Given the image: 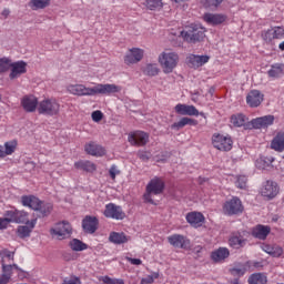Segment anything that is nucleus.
<instances>
[{
  "instance_id": "obj_19",
  "label": "nucleus",
  "mask_w": 284,
  "mask_h": 284,
  "mask_svg": "<svg viewBox=\"0 0 284 284\" xmlns=\"http://www.w3.org/2000/svg\"><path fill=\"white\" fill-rule=\"evenodd\" d=\"M21 105L26 112H36L39 110V100L34 95H24Z\"/></svg>"
},
{
  "instance_id": "obj_62",
  "label": "nucleus",
  "mask_w": 284,
  "mask_h": 284,
  "mask_svg": "<svg viewBox=\"0 0 284 284\" xmlns=\"http://www.w3.org/2000/svg\"><path fill=\"white\" fill-rule=\"evenodd\" d=\"M103 283H105V284H114L115 283V278H111L110 276H104L103 277Z\"/></svg>"
},
{
  "instance_id": "obj_23",
  "label": "nucleus",
  "mask_w": 284,
  "mask_h": 284,
  "mask_svg": "<svg viewBox=\"0 0 284 284\" xmlns=\"http://www.w3.org/2000/svg\"><path fill=\"white\" fill-rule=\"evenodd\" d=\"M175 112L182 116H199V110L194 105L178 104Z\"/></svg>"
},
{
  "instance_id": "obj_32",
  "label": "nucleus",
  "mask_w": 284,
  "mask_h": 284,
  "mask_svg": "<svg viewBox=\"0 0 284 284\" xmlns=\"http://www.w3.org/2000/svg\"><path fill=\"white\" fill-rule=\"evenodd\" d=\"M229 243L234 250H241V247H245L246 241L241 233H235L230 237Z\"/></svg>"
},
{
  "instance_id": "obj_13",
  "label": "nucleus",
  "mask_w": 284,
  "mask_h": 284,
  "mask_svg": "<svg viewBox=\"0 0 284 284\" xmlns=\"http://www.w3.org/2000/svg\"><path fill=\"white\" fill-rule=\"evenodd\" d=\"M280 190L281 189L278 187V183L272 180H267L262 186L261 194L264 196V199L272 201V199H276Z\"/></svg>"
},
{
  "instance_id": "obj_24",
  "label": "nucleus",
  "mask_w": 284,
  "mask_h": 284,
  "mask_svg": "<svg viewBox=\"0 0 284 284\" xmlns=\"http://www.w3.org/2000/svg\"><path fill=\"white\" fill-rule=\"evenodd\" d=\"M262 250L273 258H281L283 256V247L277 244H262Z\"/></svg>"
},
{
  "instance_id": "obj_37",
  "label": "nucleus",
  "mask_w": 284,
  "mask_h": 284,
  "mask_svg": "<svg viewBox=\"0 0 284 284\" xmlns=\"http://www.w3.org/2000/svg\"><path fill=\"white\" fill-rule=\"evenodd\" d=\"M159 72H161V70L159 69L158 64L149 63L143 69V74H145L146 77H156Z\"/></svg>"
},
{
  "instance_id": "obj_31",
  "label": "nucleus",
  "mask_w": 284,
  "mask_h": 284,
  "mask_svg": "<svg viewBox=\"0 0 284 284\" xmlns=\"http://www.w3.org/2000/svg\"><path fill=\"white\" fill-rule=\"evenodd\" d=\"M36 225H37V219H33L29 222V224L24 226H19L18 234L20 239H28V236L32 234V230H34Z\"/></svg>"
},
{
  "instance_id": "obj_48",
  "label": "nucleus",
  "mask_w": 284,
  "mask_h": 284,
  "mask_svg": "<svg viewBox=\"0 0 284 284\" xmlns=\"http://www.w3.org/2000/svg\"><path fill=\"white\" fill-rule=\"evenodd\" d=\"M272 38L274 39H283L284 38V28L274 27L272 28Z\"/></svg>"
},
{
  "instance_id": "obj_42",
  "label": "nucleus",
  "mask_w": 284,
  "mask_h": 284,
  "mask_svg": "<svg viewBox=\"0 0 284 284\" xmlns=\"http://www.w3.org/2000/svg\"><path fill=\"white\" fill-rule=\"evenodd\" d=\"M28 212L26 211H17V217H16V223H26V224H30V221L28 220Z\"/></svg>"
},
{
  "instance_id": "obj_25",
  "label": "nucleus",
  "mask_w": 284,
  "mask_h": 284,
  "mask_svg": "<svg viewBox=\"0 0 284 284\" xmlns=\"http://www.w3.org/2000/svg\"><path fill=\"white\" fill-rule=\"evenodd\" d=\"M186 222L193 227H201L205 222V216L201 212H191L186 214Z\"/></svg>"
},
{
  "instance_id": "obj_21",
  "label": "nucleus",
  "mask_w": 284,
  "mask_h": 284,
  "mask_svg": "<svg viewBox=\"0 0 284 284\" xmlns=\"http://www.w3.org/2000/svg\"><path fill=\"white\" fill-rule=\"evenodd\" d=\"M270 232H272V227L268 225L257 224L252 229L251 235L253 239H258L260 241H265L267 236H270Z\"/></svg>"
},
{
  "instance_id": "obj_40",
  "label": "nucleus",
  "mask_w": 284,
  "mask_h": 284,
  "mask_svg": "<svg viewBox=\"0 0 284 284\" xmlns=\"http://www.w3.org/2000/svg\"><path fill=\"white\" fill-rule=\"evenodd\" d=\"M17 150V141H9L4 143L3 154L4 156H10V154H14Z\"/></svg>"
},
{
  "instance_id": "obj_5",
  "label": "nucleus",
  "mask_w": 284,
  "mask_h": 284,
  "mask_svg": "<svg viewBox=\"0 0 284 284\" xmlns=\"http://www.w3.org/2000/svg\"><path fill=\"white\" fill-rule=\"evenodd\" d=\"M165 192V181L162 180V178L155 176L150 180V182L146 185V194H144V199L149 201V203H152V200H150V195L154 194L155 196H159V194H163Z\"/></svg>"
},
{
  "instance_id": "obj_26",
  "label": "nucleus",
  "mask_w": 284,
  "mask_h": 284,
  "mask_svg": "<svg viewBox=\"0 0 284 284\" xmlns=\"http://www.w3.org/2000/svg\"><path fill=\"white\" fill-rule=\"evenodd\" d=\"M85 153L91 156H105V149L94 142H90L84 146Z\"/></svg>"
},
{
  "instance_id": "obj_46",
  "label": "nucleus",
  "mask_w": 284,
  "mask_h": 284,
  "mask_svg": "<svg viewBox=\"0 0 284 284\" xmlns=\"http://www.w3.org/2000/svg\"><path fill=\"white\" fill-rule=\"evenodd\" d=\"M136 156H138V159H140V161L148 163V161H150V159H152V152L140 150V151H138Z\"/></svg>"
},
{
  "instance_id": "obj_51",
  "label": "nucleus",
  "mask_w": 284,
  "mask_h": 284,
  "mask_svg": "<svg viewBox=\"0 0 284 284\" xmlns=\"http://www.w3.org/2000/svg\"><path fill=\"white\" fill-rule=\"evenodd\" d=\"M236 185L240 187V190H245V187H247V178L245 175L239 176Z\"/></svg>"
},
{
  "instance_id": "obj_30",
  "label": "nucleus",
  "mask_w": 284,
  "mask_h": 284,
  "mask_svg": "<svg viewBox=\"0 0 284 284\" xmlns=\"http://www.w3.org/2000/svg\"><path fill=\"white\" fill-rule=\"evenodd\" d=\"M230 256V250L226 247H220L211 253V258L214 263H221Z\"/></svg>"
},
{
  "instance_id": "obj_33",
  "label": "nucleus",
  "mask_w": 284,
  "mask_h": 284,
  "mask_svg": "<svg viewBox=\"0 0 284 284\" xmlns=\"http://www.w3.org/2000/svg\"><path fill=\"white\" fill-rule=\"evenodd\" d=\"M185 125H199V121L192 118H182L171 125V130H182Z\"/></svg>"
},
{
  "instance_id": "obj_17",
  "label": "nucleus",
  "mask_w": 284,
  "mask_h": 284,
  "mask_svg": "<svg viewBox=\"0 0 284 284\" xmlns=\"http://www.w3.org/2000/svg\"><path fill=\"white\" fill-rule=\"evenodd\" d=\"M82 230L85 234H94L99 230V219L97 216L87 215L82 220Z\"/></svg>"
},
{
  "instance_id": "obj_2",
  "label": "nucleus",
  "mask_w": 284,
  "mask_h": 284,
  "mask_svg": "<svg viewBox=\"0 0 284 284\" xmlns=\"http://www.w3.org/2000/svg\"><path fill=\"white\" fill-rule=\"evenodd\" d=\"M21 203L24 207H30L37 212L38 219H45L52 214L54 205L50 202H43L34 195H22Z\"/></svg>"
},
{
  "instance_id": "obj_49",
  "label": "nucleus",
  "mask_w": 284,
  "mask_h": 284,
  "mask_svg": "<svg viewBox=\"0 0 284 284\" xmlns=\"http://www.w3.org/2000/svg\"><path fill=\"white\" fill-rule=\"evenodd\" d=\"M172 156L170 151L162 152L161 155H156V163H168V160Z\"/></svg>"
},
{
  "instance_id": "obj_38",
  "label": "nucleus",
  "mask_w": 284,
  "mask_h": 284,
  "mask_svg": "<svg viewBox=\"0 0 284 284\" xmlns=\"http://www.w3.org/2000/svg\"><path fill=\"white\" fill-rule=\"evenodd\" d=\"M267 74L271 79H278V77L283 74V65L273 64L271 69L267 71Z\"/></svg>"
},
{
  "instance_id": "obj_20",
  "label": "nucleus",
  "mask_w": 284,
  "mask_h": 284,
  "mask_svg": "<svg viewBox=\"0 0 284 284\" xmlns=\"http://www.w3.org/2000/svg\"><path fill=\"white\" fill-rule=\"evenodd\" d=\"M203 20L209 26H221L227 21V16L223 13H205Z\"/></svg>"
},
{
  "instance_id": "obj_8",
  "label": "nucleus",
  "mask_w": 284,
  "mask_h": 284,
  "mask_svg": "<svg viewBox=\"0 0 284 284\" xmlns=\"http://www.w3.org/2000/svg\"><path fill=\"white\" fill-rule=\"evenodd\" d=\"M51 236H57L58 241H64L72 236V225L68 221L59 222L54 229L50 230Z\"/></svg>"
},
{
  "instance_id": "obj_10",
  "label": "nucleus",
  "mask_w": 284,
  "mask_h": 284,
  "mask_svg": "<svg viewBox=\"0 0 284 284\" xmlns=\"http://www.w3.org/2000/svg\"><path fill=\"white\" fill-rule=\"evenodd\" d=\"M243 210H244L243 202H241V199L236 196L226 201L223 205L224 214H227V216L243 214Z\"/></svg>"
},
{
  "instance_id": "obj_9",
  "label": "nucleus",
  "mask_w": 284,
  "mask_h": 284,
  "mask_svg": "<svg viewBox=\"0 0 284 284\" xmlns=\"http://www.w3.org/2000/svg\"><path fill=\"white\" fill-rule=\"evenodd\" d=\"M119 92H121V87L116 84L98 83L92 87V97H97V94H101L102 97H112V94H119Z\"/></svg>"
},
{
  "instance_id": "obj_4",
  "label": "nucleus",
  "mask_w": 284,
  "mask_h": 284,
  "mask_svg": "<svg viewBox=\"0 0 284 284\" xmlns=\"http://www.w3.org/2000/svg\"><path fill=\"white\" fill-rule=\"evenodd\" d=\"M61 110V104L57 99H44L38 104V113L43 114L44 116H57Z\"/></svg>"
},
{
  "instance_id": "obj_45",
  "label": "nucleus",
  "mask_w": 284,
  "mask_h": 284,
  "mask_svg": "<svg viewBox=\"0 0 284 284\" xmlns=\"http://www.w3.org/2000/svg\"><path fill=\"white\" fill-rule=\"evenodd\" d=\"M11 60L9 58H0V74L10 70Z\"/></svg>"
},
{
  "instance_id": "obj_36",
  "label": "nucleus",
  "mask_w": 284,
  "mask_h": 284,
  "mask_svg": "<svg viewBox=\"0 0 284 284\" xmlns=\"http://www.w3.org/2000/svg\"><path fill=\"white\" fill-rule=\"evenodd\" d=\"M69 247L73 252H83L84 250H88V244L83 243V241L79 239H73L69 242Z\"/></svg>"
},
{
  "instance_id": "obj_7",
  "label": "nucleus",
  "mask_w": 284,
  "mask_h": 284,
  "mask_svg": "<svg viewBox=\"0 0 284 284\" xmlns=\"http://www.w3.org/2000/svg\"><path fill=\"white\" fill-rule=\"evenodd\" d=\"M212 145L215 150H220V152H230L234 145V141H232V136L230 135L214 133L212 135Z\"/></svg>"
},
{
  "instance_id": "obj_54",
  "label": "nucleus",
  "mask_w": 284,
  "mask_h": 284,
  "mask_svg": "<svg viewBox=\"0 0 284 284\" xmlns=\"http://www.w3.org/2000/svg\"><path fill=\"white\" fill-rule=\"evenodd\" d=\"M0 256H1L2 261H3L4 258H11V261H14V253H12V252H10V251H8V250L1 251V252H0Z\"/></svg>"
},
{
  "instance_id": "obj_22",
  "label": "nucleus",
  "mask_w": 284,
  "mask_h": 284,
  "mask_svg": "<svg viewBox=\"0 0 284 284\" xmlns=\"http://www.w3.org/2000/svg\"><path fill=\"white\" fill-rule=\"evenodd\" d=\"M68 91L75 97H92V88H87L83 84H70Z\"/></svg>"
},
{
  "instance_id": "obj_44",
  "label": "nucleus",
  "mask_w": 284,
  "mask_h": 284,
  "mask_svg": "<svg viewBox=\"0 0 284 284\" xmlns=\"http://www.w3.org/2000/svg\"><path fill=\"white\" fill-rule=\"evenodd\" d=\"M146 8L149 10H158V8H163V0H146Z\"/></svg>"
},
{
  "instance_id": "obj_47",
  "label": "nucleus",
  "mask_w": 284,
  "mask_h": 284,
  "mask_svg": "<svg viewBox=\"0 0 284 284\" xmlns=\"http://www.w3.org/2000/svg\"><path fill=\"white\" fill-rule=\"evenodd\" d=\"M2 265V274L4 276H9V278H12V264H6L4 260H1Z\"/></svg>"
},
{
  "instance_id": "obj_64",
  "label": "nucleus",
  "mask_w": 284,
  "mask_h": 284,
  "mask_svg": "<svg viewBox=\"0 0 284 284\" xmlns=\"http://www.w3.org/2000/svg\"><path fill=\"white\" fill-rule=\"evenodd\" d=\"M113 284H125V281L121 278H115V282H113Z\"/></svg>"
},
{
  "instance_id": "obj_6",
  "label": "nucleus",
  "mask_w": 284,
  "mask_h": 284,
  "mask_svg": "<svg viewBox=\"0 0 284 284\" xmlns=\"http://www.w3.org/2000/svg\"><path fill=\"white\" fill-rule=\"evenodd\" d=\"M159 61L164 74H171V72H174V68L179 64V54L174 52L162 53L159 57Z\"/></svg>"
},
{
  "instance_id": "obj_16",
  "label": "nucleus",
  "mask_w": 284,
  "mask_h": 284,
  "mask_svg": "<svg viewBox=\"0 0 284 284\" xmlns=\"http://www.w3.org/2000/svg\"><path fill=\"white\" fill-rule=\"evenodd\" d=\"M264 99L265 95L260 90H251L246 95V103L250 108H258Z\"/></svg>"
},
{
  "instance_id": "obj_39",
  "label": "nucleus",
  "mask_w": 284,
  "mask_h": 284,
  "mask_svg": "<svg viewBox=\"0 0 284 284\" xmlns=\"http://www.w3.org/2000/svg\"><path fill=\"white\" fill-rule=\"evenodd\" d=\"M30 6L32 10H43L50 6V0H31Z\"/></svg>"
},
{
  "instance_id": "obj_50",
  "label": "nucleus",
  "mask_w": 284,
  "mask_h": 284,
  "mask_svg": "<svg viewBox=\"0 0 284 284\" xmlns=\"http://www.w3.org/2000/svg\"><path fill=\"white\" fill-rule=\"evenodd\" d=\"M261 37H262L263 41H265V43H272V41H274V38L272 37V29L262 31Z\"/></svg>"
},
{
  "instance_id": "obj_41",
  "label": "nucleus",
  "mask_w": 284,
  "mask_h": 284,
  "mask_svg": "<svg viewBox=\"0 0 284 284\" xmlns=\"http://www.w3.org/2000/svg\"><path fill=\"white\" fill-rule=\"evenodd\" d=\"M257 168H261L262 170H265V168H270L272 163H274V158H261L256 161Z\"/></svg>"
},
{
  "instance_id": "obj_12",
  "label": "nucleus",
  "mask_w": 284,
  "mask_h": 284,
  "mask_svg": "<svg viewBox=\"0 0 284 284\" xmlns=\"http://www.w3.org/2000/svg\"><path fill=\"white\" fill-rule=\"evenodd\" d=\"M128 141L131 145L143 148L150 143V134L143 131H135L129 134Z\"/></svg>"
},
{
  "instance_id": "obj_27",
  "label": "nucleus",
  "mask_w": 284,
  "mask_h": 284,
  "mask_svg": "<svg viewBox=\"0 0 284 284\" xmlns=\"http://www.w3.org/2000/svg\"><path fill=\"white\" fill-rule=\"evenodd\" d=\"M207 61H210V57L209 55H190L187 58V62L190 68H201L202 65H205V63H207Z\"/></svg>"
},
{
  "instance_id": "obj_61",
  "label": "nucleus",
  "mask_w": 284,
  "mask_h": 284,
  "mask_svg": "<svg viewBox=\"0 0 284 284\" xmlns=\"http://www.w3.org/2000/svg\"><path fill=\"white\" fill-rule=\"evenodd\" d=\"M141 281H142V283L152 284V283H154V276L148 275L146 277L142 278Z\"/></svg>"
},
{
  "instance_id": "obj_29",
  "label": "nucleus",
  "mask_w": 284,
  "mask_h": 284,
  "mask_svg": "<svg viewBox=\"0 0 284 284\" xmlns=\"http://www.w3.org/2000/svg\"><path fill=\"white\" fill-rule=\"evenodd\" d=\"M75 170H82V172H97V164L88 160H80L74 163Z\"/></svg>"
},
{
  "instance_id": "obj_63",
  "label": "nucleus",
  "mask_w": 284,
  "mask_h": 284,
  "mask_svg": "<svg viewBox=\"0 0 284 284\" xmlns=\"http://www.w3.org/2000/svg\"><path fill=\"white\" fill-rule=\"evenodd\" d=\"M202 250H203V247L201 245H199L193 248V252L196 254V256H200L199 253L202 252Z\"/></svg>"
},
{
  "instance_id": "obj_11",
  "label": "nucleus",
  "mask_w": 284,
  "mask_h": 284,
  "mask_svg": "<svg viewBox=\"0 0 284 284\" xmlns=\"http://www.w3.org/2000/svg\"><path fill=\"white\" fill-rule=\"evenodd\" d=\"M103 214L106 219H114L115 221H123L125 219L123 207L114 203L106 204Z\"/></svg>"
},
{
  "instance_id": "obj_58",
  "label": "nucleus",
  "mask_w": 284,
  "mask_h": 284,
  "mask_svg": "<svg viewBox=\"0 0 284 284\" xmlns=\"http://www.w3.org/2000/svg\"><path fill=\"white\" fill-rule=\"evenodd\" d=\"M62 284H81V280H79V277H75L73 280L65 278Z\"/></svg>"
},
{
  "instance_id": "obj_57",
  "label": "nucleus",
  "mask_w": 284,
  "mask_h": 284,
  "mask_svg": "<svg viewBox=\"0 0 284 284\" xmlns=\"http://www.w3.org/2000/svg\"><path fill=\"white\" fill-rule=\"evenodd\" d=\"M126 261H129V263H131V265H141V263H143V261H141V258L126 257Z\"/></svg>"
},
{
  "instance_id": "obj_14",
  "label": "nucleus",
  "mask_w": 284,
  "mask_h": 284,
  "mask_svg": "<svg viewBox=\"0 0 284 284\" xmlns=\"http://www.w3.org/2000/svg\"><path fill=\"white\" fill-rule=\"evenodd\" d=\"M170 245L180 250H187L190 247V239L182 234H173L168 237Z\"/></svg>"
},
{
  "instance_id": "obj_18",
  "label": "nucleus",
  "mask_w": 284,
  "mask_h": 284,
  "mask_svg": "<svg viewBox=\"0 0 284 284\" xmlns=\"http://www.w3.org/2000/svg\"><path fill=\"white\" fill-rule=\"evenodd\" d=\"M11 72L9 74V78L11 80L19 79L21 74H26L28 72V63L24 61H18V62H10Z\"/></svg>"
},
{
  "instance_id": "obj_52",
  "label": "nucleus",
  "mask_w": 284,
  "mask_h": 284,
  "mask_svg": "<svg viewBox=\"0 0 284 284\" xmlns=\"http://www.w3.org/2000/svg\"><path fill=\"white\" fill-rule=\"evenodd\" d=\"M223 1L225 0H204V6H206V8H219Z\"/></svg>"
},
{
  "instance_id": "obj_3",
  "label": "nucleus",
  "mask_w": 284,
  "mask_h": 284,
  "mask_svg": "<svg viewBox=\"0 0 284 284\" xmlns=\"http://www.w3.org/2000/svg\"><path fill=\"white\" fill-rule=\"evenodd\" d=\"M181 34L186 43H201L205 39V28L199 24H191Z\"/></svg>"
},
{
  "instance_id": "obj_34",
  "label": "nucleus",
  "mask_w": 284,
  "mask_h": 284,
  "mask_svg": "<svg viewBox=\"0 0 284 284\" xmlns=\"http://www.w3.org/2000/svg\"><path fill=\"white\" fill-rule=\"evenodd\" d=\"M271 149L275 152L284 151V133H277L276 136L271 142Z\"/></svg>"
},
{
  "instance_id": "obj_1",
  "label": "nucleus",
  "mask_w": 284,
  "mask_h": 284,
  "mask_svg": "<svg viewBox=\"0 0 284 284\" xmlns=\"http://www.w3.org/2000/svg\"><path fill=\"white\" fill-rule=\"evenodd\" d=\"M231 123L234 128H244V130H262V128L274 125V115H264L245 123V114L239 113L231 116Z\"/></svg>"
},
{
  "instance_id": "obj_43",
  "label": "nucleus",
  "mask_w": 284,
  "mask_h": 284,
  "mask_svg": "<svg viewBox=\"0 0 284 284\" xmlns=\"http://www.w3.org/2000/svg\"><path fill=\"white\" fill-rule=\"evenodd\" d=\"M17 209L4 212V219L7 223H17Z\"/></svg>"
},
{
  "instance_id": "obj_15",
  "label": "nucleus",
  "mask_w": 284,
  "mask_h": 284,
  "mask_svg": "<svg viewBox=\"0 0 284 284\" xmlns=\"http://www.w3.org/2000/svg\"><path fill=\"white\" fill-rule=\"evenodd\" d=\"M143 50L140 48L129 49V52L124 55L125 65H134V63H139L143 59Z\"/></svg>"
},
{
  "instance_id": "obj_53",
  "label": "nucleus",
  "mask_w": 284,
  "mask_h": 284,
  "mask_svg": "<svg viewBox=\"0 0 284 284\" xmlns=\"http://www.w3.org/2000/svg\"><path fill=\"white\" fill-rule=\"evenodd\" d=\"M91 116H92V121H94L95 123H99V121L103 120V112H101L100 110L93 111Z\"/></svg>"
},
{
  "instance_id": "obj_35",
  "label": "nucleus",
  "mask_w": 284,
  "mask_h": 284,
  "mask_svg": "<svg viewBox=\"0 0 284 284\" xmlns=\"http://www.w3.org/2000/svg\"><path fill=\"white\" fill-rule=\"evenodd\" d=\"M248 284H267V276L263 273H253L247 280Z\"/></svg>"
},
{
  "instance_id": "obj_60",
  "label": "nucleus",
  "mask_w": 284,
  "mask_h": 284,
  "mask_svg": "<svg viewBox=\"0 0 284 284\" xmlns=\"http://www.w3.org/2000/svg\"><path fill=\"white\" fill-rule=\"evenodd\" d=\"M12 277H9L8 275H3V274H1L0 275V284H8V283H10V280H11Z\"/></svg>"
},
{
  "instance_id": "obj_28",
  "label": "nucleus",
  "mask_w": 284,
  "mask_h": 284,
  "mask_svg": "<svg viewBox=\"0 0 284 284\" xmlns=\"http://www.w3.org/2000/svg\"><path fill=\"white\" fill-rule=\"evenodd\" d=\"M109 241L114 245H123L130 241V236L125 235L123 232H111Z\"/></svg>"
},
{
  "instance_id": "obj_59",
  "label": "nucleus",
  "mask_w": 284,
  "mask_h": 284,
  "mask_svg": "<svg viewBox=\"0 0 284 284\" xmlns=\"http://www.w3.org/2000/svg\"><path fill=\"white\" fill-rule=\"evenodd\" d=\"M8 221L6 220V217H0V230H8Z\"/></svg>"
},
{
  "instance_id": "obj_56",
  "label": "nucleus",
  "mask_w": 284,
  "mask_h": 284,
  "mask_svg": "<svg viewBox=\"0 0 284 284\" xmlns=\"http://www.w3.org/2000/svg\"><path fill=\"white\" fill-rule=\"evenodd\" d=\"M121 172L116 170V166L113 165L111 166L110 171H109V174L112 179V181H114V179H116V174H120Z\"/></svg>"
},
{
  "instance_id": "obj_55",
  "label": "nucleus",
  "mask_w": 284,
  "mask_h": 284,
  "mask_svg": "<svg viewBox=\"0 0 284 284\" xmlns=\"http://www.w3.org/2000/svg\"><path fill=\"white\" fill-rule=\"evenodd\" d=\"M232 276H243L245 274V268H231L230 270Z\"/></svg>"
}]
</instances>
